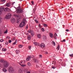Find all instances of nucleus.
Returning a JSON list of instances; mask_svg holds the SVG:
<instances>
[{
  "label": "nucleus",
  "mask_w": 73,
  "mask_h": 73,
  "mask_svg": "<svg viewBox=\"0 0 73 73\" xmlns=\"http://www.w3.org/2000/svg\"><path fill=\"white\" fill-rule=\"evenodd\" d=\"M35 22H36V23H38V21H37V20L35 19Z\"/></svg>",
  "instance_id": "4c0bfd02"
},
{
  "label": "nucleus",
  "mask_w": 73,
  "mask_h": 73,
  "mask_svg": "<svg viewBox=\"0 0 73 73\" xmlns=\"http://www.w3.org/2000/svg\"><path fill=\"white\" fill-rule=\"evenodd\" d=\"M3 39H1L0 40V42H3Z\"/></svg>",
  "instance_id": "58836bf2"
},
{
  "label": "nucleus",
  "mask_w": 73,
  "mask_h": 73,
  "mask_svg": "<svg viewBox=\"0 0 73 73\" xmlns=\"http://www.w3.org/2000/svg\"><path fill=\"white\" fill-rule=\"evenodd\" d=\"M66 32H69V30L68 29H66Z\"/></svg>",
  "instance_id": "09e8293b"
},
{
  "label": "nucleus",
  "mask_w": 73,
  "mask_h": 73,
  "mask_svg": "<svg viewBox=\"0 0 73 73\" xmlns=\"http://www.w3.org/2000/svg\"><path fill=\"white\" fill-rule=\"evenodd\" d=\"M1 13H2L0 11V15H1Z\"/></svg>",
  "instance_id": "13d9d810"
},
{
  "label": "nucleus",
  "mask_w": 73,
  "mask_h": 73,
  "mask_svg": "<svg viewBox=\"0 0 73 73\" xmlns=\"http://www.w3.org/2000/svg\"><path fill=\"white\" fill-rule=\"evenodd\" d=\"M11 15H12L11 14V13H8V14L6 16L5 18H6V19H10Z\"/></svg>",
  "instance_id": "39448f33"
},
{
  "label": "nucleus",
  "mask_w": 73,
  "mask_h": 73,
  "mask_svg": "<svg viewBox=\"0 0 73 73\" xmlns=\"http://www.w3.org/2000/svg\"><path fill=\"white\" fill-rule=\"evenodd\" d=\"M30 57H28L26 58L27 61H29L30 60Z\"/></svg>",
  "instance_id": "393cba45"
},
{
  "label": "nucleus",
  "mask_w": 73,
  "mask_h": 73,
  "mask_svg": "<svg viewBox=\"0 0 73 73\" xmlns=\"http://www.w3.org/2000/svg\"><path fill=\"white\" fill-rule=\"evenodd\" d=\"M18 46L19 48H22V47L23 46L22 45H19Z\"/></svg>",
  "instance_id": "c756f323"
},
{
  "label": "nucleus",
  "mask_w": 73,
  "mask_h": 73,
  "mask_svg": "<svg viewBox=\"0 0 73 73\" xmlns=\"http://www.w3.org/2000/svg\"><path fill=\"white\" fill-rule=\"evenodd\" d=\"M0 62L2 64V65L4 68H8L9 66V63L7 61L4 60L3 59H1L0 60Z\"/></svg>",
  "instance_id": "f257e3e1"
},
{
  "label": "nucleus",
  "mask_w": 73,
  "mask_h": 73,
  "mask_svg": "<svg viewBox=\"0 0 73 73\" xmlns=\"http://www.w3.org/2000/svg\"><path fill=\"white\" fill-rule=\"evenodd\" d=\"M56 49H58V50H59L60 49V45H58V47L56 48Z\"/></svg>",
  "instance_id": "c85d7f7f"
},
{
  "label": "nucleus",
  "mask_w": 73,
  "mask_h": 73,
  "mask_svg": "<svg viewBox=\"0 0 73 73\" xmlns=\"http://www.w3.org/2000/svg\"><path fill=\"white\" fill-rule=\"evenodd\" d=\"M17 19H22V17H17Z\"/></svg>",
  "instance_id": "7c9ffc66"
},
{
  "label": "nucleus",
  "mask_w": 73,
  "mask_h": 73,
  "mask_svg": "<svg viewBox=\"0 0 73 73\" xmlns=\"http://www.w3.org/2000/svg\"><path fill=\"white\" fill-rule=\"evenodd\" d=\"M59 61H62V60H59Z\"/></svg>",
  "instance_id": "bf43d9fd"
},
{
  "label": "nucleus",
  "mask_w": 73,
  "mask_h": 73,
  "mask_svg": "<svg viewBox=\"0 0 73 73\" xmlns=\"http://www.w3.org/2000/svg\"><path fill=\"white\" fill-rule=\"evenodd\" d=\"M2 50L3 51H6V49H5V48H3Z\"/></svg>",
  "instance_id": "f704fd0d"
},
{
  "label": "nucleus",
  "mask_w": 73,
  "mask_h": 73,
  "mask_svg": "<svg viewBox=\"0 0 73 73\" xmlns=\"http://www.w3.org/2000/svg\"><path fill=\"white\" fill-rule=\"evenodd\" d=\"M63 7H62V8H63Z\"/></svg>",
  "instance_id": "774afa93"
},
{
  "label": "nucleus",
  "mask_w": 73,
  "mask_h": 73,
  "mask_svg": "<svg viewBox=\"0 0 73 73\" xmlns=\"http://www.w3.org/2000/svg\"><path fill=\"white\" fill-rule=\"evenodd\" d=\"M16 52L17 54H18V53H20V51L19 50H16Z\"/></svg>",
  "instance_id": "b1692460"
},
{
  "label": "nucleus",
  "mask_w": 73,
  "mask_h": 73,
  "mask_svg": "<svg viewBox=\"0 0 73 73\" xmlns=\"http://www.w3.org/2000/svg\"><path fill=\"white\" fill-rule=\"evenodd\" d=\"M54 38H56H56L57 37V34H56V33H55L54 34Z\"/></svg>",
  "instance_id": "4be33fe9"
},
{
  "label": "nucleus",
  "mask_w": 73,
  "mask_h": 73,
  "mask_svg": "<svg viewBox=\"0 0 73 73\" xmlns=\"http://www.w3.org/2000/svg\"><path fill=\"white\" fill-rule=\"evenodd\" d=\"M14 4V3H12L13 5Z\"/></svg>",
  "instance_id": "680f3d73"
},
{
  "label": "nucleus",
  "mask_w": 73,
  "mask_h": 73,
  "mask_svg": "<svg viewBox=\"0 0 73 73\" xmlns=\"http://www.w3.org/2000/svg\"><path fill=\"white\" fill-rule=\"evenodd\" d=\"M31 36H28V40H31Z\"/></svg>",
  "instance_id": "412c9836"
},
{
  "label": "nucleus",
  "mask_w": 73,
  "mask_h": 73,
  "mask_svg": "<svg viewBox=\"0 0 73 73\" xmlns=\"http://www.w3.org/2000/svg\"><path fill=\"white\" fill-rule=\"evenodd\" d=\"M1 66H2L1 65V64H0V67H1Z\"/></svg>",
  "instance_id": "4d7b16f0"
},
{
  "label": "nucleus",
  "mask_w": 73,
  "mask_h": 73,
  "mask_svg": "<svg viewBox=\"0 0 73 73\" xmlns=\"http://www.w3.org/2000/svg\"><path fill=\"white\" fill-rule=\"evenodd\" d=\"M49 35L50 37H51V38H52V37H53V34H52V33H50Z\"/></svg>",
  "instance_id": "6ab92c4d"
},
{
  "label": "nucleus",
  "mask_w": 73,
  "mask_h": 73,
  "mask_svg": "<svg viewBox=\"0 0 73 73\" xmlns=\"http://www.w3.org/2000/svg\"><path fill=\"white\" fill-rule=\"evenodd\" d=\"M52 69H55V68H56V67L54 66H52Z\"/></svg>",
  "instance_id": "e433bc0d"
},
{
  "label": "nucleus",
  "mask_w": 73,
  "mask_h": 73,
  "mask_svg": "<svg viewBox=\"0 0 73 73\" xmlns=\"http://www.w3.org/2000/svg\"><path fill=\"white\" fill-rule=\"evenodd\" d=\"M31 36H33L34 35V33H33V30H31Z\"/></svg>",
  "instance_id": "dca6fc26"
},
{
  "label": "nucleus",
  "mask_w": 73,
  "mask_h": 73,
  "mask_svg": "<svg viewBox=\"0 0 73 73\" xmlns=\"http://www.w3.org/2000/svg\"><path fill=\"white\" fill-rule=\"evenodd\" d=\"M27 72V70H24V72H25H25Z\"/></svg>",
  "instance_id": "3c124183"
},
{
  "label": "nucleus",
  "mask_w": 73,
  "mask_h": 73,
  "mask_svg": "<svg viewBox=\"0 0 73 73\" xmlns=\"http://www.w3.org/2000/svg\"><path fill=\"white\" fill-rule=\"evenodd\" d=\"M45 54H48V52L46 51L45 52Z\"/></svg>",
  "instance_id": "603ef678"
},
{
  "label": "nucleus",
  "mask_w": 73,
  "mask_h": 73,
  "mask_svg": "<svg viewBox=\"0 0 73 73\" xmlns=\"http://www.w3.org/2000/svg\"><path fill=\"white\" fill-rule=\"evenodd\" d=\"M33 61H35V63H36V64H37V63H38V62H39L38 60L37 59L35 58H34L33 59Z\"/></svg>",
  "instance_id": "6e6552de"
},
{
  "label": "nucleus",
  "mask_w": 73,
  "mask_h": 73,
  "mask_svg": "<svg viewBox=\"0 0 73 73\" xmlns=\"http://www.w3.org/2000/svg\"><path fill=\"white\" fill-rule=\"evenodd\" d=\"M23 12V9H21L20 8V7H18L17 8V13H22Z\"/></svg>",
  "instance_id": "7ed1b4c3"
},
{
  "label": "nucleus",
  "mask_w": 73,
  "mask_h": 73,
  "mask_svg": "<svg viewBox=\"0 0 73 73\" xmlns=\"http://www.w3.org/2000/svg\"><path fill=\"white\" fill-rule=\"evenodd\" d=\"M8 69L9 70V72L11 73H13V72H14V69L12 67H9L8 68Z\"/></svg>",
  "instance_id": "20e7f679"
},
{
  "label": "nucleus",
  "mask_w": 73,
  "mask_h": 73,
  "mask_svg": "<svg viewBox=\"0 0 73 73\" xmlns=\"http://www.w3.org/2000/svg\"><path fill=\"white\" fill-rule=\"evenodd\" d=\"M6 1V0H1V1L2 2V3H5Z\"/></svg>",
  "instance_id": "cd10ccee"
},
{
  "label": "nucleus",
  "mask_w": 73,
  "mask_h": 73,
  "mask_svg": "<svg viewBox=\"0 0 73 73\" xmlns=\"http://www.w3.org/2000/svg\"><path fill=\"white\" fill-rule=\"evenodd\" d=\"M28 26L27 25L26 27V30L28 29Z\"/></svg>",
  "instance_id": "2f4dec72"
},
{
  "label": "nucleus",
  "mask_w": 73,
  "mask_h": 73,
  "mask_svg": "<svg viewBox=\"0 0 73 73\" xmlns=\"http://www.w3.org/2000/svg\"><path fill=\"white\" fill-rule=\"evenodd\" d=\"M62 42H65L66 40L65 39H64L62 41Z\"/></svg>",
  "instance_id": "de8ad7c7"
},
{
  "label": "nucleus",
  "mask_w": 73,
  "mask_h": 73,
  "mask_svg": "<svg viewBox=\"0 0 73 73\" xmlns=\"http://www.w3.org/2000/svg\"><path fill=\"white\" fill-rule=\"evenodd\" d=\"M17 41V40H16V42Z\"/></svg>",
  "instance_id": "69168bd1"
},
{
  "label": "nucleus",
  "mask_w": 73,
  "mask_h": 73,
  "mask_svg": "<svg viewBox=\"0 0 73 73\" xmlns=\"http://www.w3.org/2000/svg\"><path fill=\"white\" fill-rule=\"evenodd\" d=\"M12 42V41L11 40H9V43H11Z\"/></svg>",
  "instance_id": "a18cd8bd"
},
{
  "label": "nucleus",
  "mask_w": 73,
  "mask_h": 73,
  "mask_svg": "<svg viewBox=\"0 0 73 73\" xmlns=\"http://www.w3.org/2000/svg\"><path fill=\"white\" fill-rule=\"evenodd\" d=\"M28 32H29V33H31V30H29L28 31Z\"/></svg>",
  "instance_id": "ea45409f"
},
{
  "label": "nucleus",
  "mask_w": 73,
  "mask_h": 73,
  "mask_svg": "<svg viewBox=\"0 0 73 73\" xmlns=\"http://www.w3.org/2000/svg\"><path fill=\"white\" fill-rule=\"evenodd\" d=\"M34 44L35 45H36V46H39L40 45V44L38 42H35Z\"/></svg>",
  "instance_id": "9b49d317"
},
{
  "label": "nucleus",
  "mask_w": 73,
  "mask_h": 73,
  "mask_svg": "<svg viewBox=\"0 0 73 73\" xmlns=\"http://www.w3.org/2000/svg\"><path fill=\"white\" fill-rule=\"evenodd\" d=\"M28 48L29 49H31V46H29L28 47Z\"/></svg>",
  "instance_id": "79ce46f5"
},
{
  "label": "nucleus",
  "mask_w": 73,
  "mask_h": 73,
  "mask_svg": "<svg viewBox=\"0 0 73 73\" xmlns=\"http://www.w3.org/2000/svg\"><path fill=\"white\" fill-rule=\"evenodd\" d=\"M69 56L70 57H73V54H70Z\"/></svg>",
  "instance_id": "473e14b6"
},
{
  "label": "nucleus",
  "mask_w": 73,
  "mask_h": 73,
  "mask_svg": "<svg viewBox=\"0 0 73 73\" xmlns=\"http://www.w3.org/2000/svg\"><path fill=\"white\" fill-rule=\"evenodd\" d=\"M5 44H6V45H7V44H8V42L7 41L6 42Z\"/></svg>",
  "instance_id": "a19ab883"
},
{
  "label": "nucleus",
  "mask_w": 73,
  "mask_h": 73,
  "mask_svg": "<svg viewBox=\"0 0 73 73\" xmlns=\"http://www.w3.org/2000/svg\"><path fill=\"white\" fill-rule=\"evenodd\" d=\"M10 2H9V3H7L6 4V6H7L8 7H9V6H10Z\"/></svg>",
  "instance_id": "a211bd4d"
},
{
  "label": "nucleus",
  "mask_w": 73,
  "mask_h": 73,
  "mask_svg": "<svg viewBox=\"0 0 73 73\" xmlns=\"http://www.w3.org/2000/svg\"><path fill=\"white\" fill-rule=\"evenodd\" d=\"M33 12L34 13H35V12H36V11H35V9H33Z\"/></svg>",
  "instance_id": "c9c22d12"
},
{
  "label": "nucleus",
  "mask_w": 73,
  "mask_h": 73,
  "mask_svg": "<svg viewBox=\"0 0 73 73\" xmlns=\"http://www.w3.org/2000/svg\"><path fill=\"white\" fill-rule=\"evenodd\" d=\"M52 64H54V63H52Z\"/></svg>",
  "instance_id": "338daca9"
},
{
  "label": "nucleus",
  "mask_w": 73,
  "mask_h": 73,
  "mask_svg": "<svg viewBox=\"0 0 73 73\" xmlns=\"http://www.w3.org/2000/svg\"><path fill=\"white\" fill-rule=\"evenodd\" d=\"M0 11L1 12L5 11V9L3 7H0Z\"/></svg>",
  "instance_id": "423d86ee"
},
{
  "label": "nucleus",
  "mask_w": 73,
  "mask_h": 73,
  "mask_svg": "<svg viewBox=\"0 0 73 73\" xmlns=\"http://www.w3.org/2000/svg\"><path fill=\"white\" fill-rule=\"evenodd\" d=\"M43 19H45V18H43Z\"/></svg>",
  "instance_id": "e2e57ef3"
},
{
  "label": "nucleus",
  "mask_w": 73,
  "mask_h": 73,
  "mask_svg": "<svg viewBox=\"0 0 73 73\" xmlns=\"http://www.w3.org/2000/svg\"><path fill=\"white\" fill-rule=\"evenodd\" d=\"M40 58H41L42 57V55H39Z\"/></svg>",
  "instance_id": "49530a36"
},
{
  "label": "nucleus",
  "mask_w": 73,
  "mask_h": 73,
  "mask_svg": "<svg viewBox=\"0 0 73 73\" xmlns=\"http://www.w3.org/2000/svg\"><path fill=\"white\" fill-rule=\"evenodd\" d=\"M7 33V31H6L4 32V33Z\"/></svg>",
  "instance_id": "864d4df0"
},
{
  "label": "nucleus",
  "mask_w": 73,
  "mask_h": 73,
  "mask_svg": "<svg viewBox=\"0 0 73 73\" xmlns=\"http://www.w3.org/2000/svg\"><path fill=\"white\" fill-rule=\"evenodd\" d=\"M42 32H44V31H45V30H44V28H42Z\"/></svg>",
  "instance_id": "72a5a7b5"
},
{
  "label": "nucleus",
  "mask_w": 73,
  "mask_h": 73,
  "mask_svg": "<svg viewBox=\"0 0 73 73\" xmlns=\"http://www.w3.org/2000/svg\"><path fill=\"white\" fill-rule=\"evenodd\" d=\"M18 73H23V71L21 70V69H19L18 70Z\"/></svg>",
  "instance_id": "5701e85b"
},
{
  "label": "nucleus",
  "mask_w": 73,
  "mask_h": 73,
  "mask_svg": "<svg viewBox=\"0 0 73 73\" xmlns=\"http://www.w3.org/2000/svg\"><path fill=\"white\" fill-rule=\"evenodd\" d=\"M11 22L12 23H15L16 22V19L14 18H12L11 19Z\"/></svg>",
  "instance_id": "0eeeda50"
},
{
  "label": "nucleus",
  "mask_w": 73,
  "mask_h": 73,
  "mask_svg": "<svg viewBox=\"0 0 73 73\" xmlns=\"http://www.w3.org/2000/svg\"><path fill=\"white\" fill-rule=\"evenodd\" d=\"M3 71L4 72H6L7 71V70L5 68H4L3 69Z\"/></svg>",
  "instance_id": "f3484780"
},
{
  "label": "nucleus",
  "mask_w": 73,
  "mask_h": 73,
  "mask_svg": "<svg viewBox=\"0 0 73 73\" xmlns=\"http://www.w3.org/2000/svg\"><path fill=\"white\" fill-rule=\"evenodd\" d=\"M39 28H41V25H40V24L39 25Z\"/></svg>",
  "instance_id": "8fccbe9b"
},
{
  "label": "nucleus",
  "mask_w": 73,
  "mask_h": 73,
  "mask_svg": "<svg viewBox=\"0 0 73 73\" xmlns=\"http://www.w3.org/2000/svg\"><path fill=\"white\" fill-rule=\"evenodd\" d=\"M52 44L54 45V46H55L56 45V44L55 43V42H54L52 41Z\"/></svg>",
  "instance_id": "aec40b11"
},
{
  "label": "nucleus",
  "mask_w": 73,
  "mask_h": 73,
  "mask_svg": "<svg viewBox=\"0 0 73 73\" xmlns=\"http://www.w3.org/2000/svg\"><path fill=\"white\" fill-rule=\"evenodd\" d=\"M3 20L2 18H0V21H2Z\"/></svg>",
  "instance_id": "37998d69"
},
{
  "label": "nucleus",
  "mask_w": 73,
  "mask_h": 73,
  "mask_svg": "<svg viewBox=\"0 0 73 73\" xmlns=\"http://www.w3.org/2000/svg\"><path fill=\"white\" fill-rule=\"evenodd\" d=\"M27 65H28V66H31V63L30 62H28L27 63Z\"/></svg>",
  "instance_id": "a878e982"
},
{
  "label": "nucleus",
  "mask_w": 73,
  "mask_h": 73,
  "mask_svg": "<svg viewBox=\"0 0 73 73\" xmlns=\"http://www.w3.org/2000/svg\"><path fill=\"white\" fill-rule=\"evenodd\" d=\"M16 42H14L13 43V44H16Z\"/></svg>",
  "instance_id": "6e6d98bb"
},
{
  "label": "nucleus",
  "mask_w": 73,
  "mask_h": 73,
  "mask_svg": "<svg viewBox=\"0 0 73 73\" xmlns=\"http://www.w3.org/2000/svg\"><path fill=\"white\" fill-rule=\"evenodd\" d=\"M16 22L17 23L19 24V23H20V20L19 19H17V21H16Z\"/></svg>",
  "instance_id": "2eb2a0df"
},
{
  "label": "nucleus",
  "mask_w": 73,
  "mask_h": 73,
  "mask_svg": "<svg viewBox=\"0 0 73 73\" xmlns=\"http://www.w3.org/2000/svg\"><path fill=\"white\" fill-rule=\"evenodd\" d=\"M53 62H54V64H55V62H54V61H53Z\"/></svg>",
  "instance_id": "052dcab7"
},
{
  "label": "nucleus",
  "mask_w": 73,
  "mask_h": 73,
  "mask_svg": "<svg viewBox=\"0 0 73 73\" xmlns=\"http://www.w3.org/2000/svg\"><path fill=\"white\" fill-rule=\"evenodd\" d=\"M40 47H41L42 48H44V47H45V44H44L41 43L40 44Z\"/></svg>",
  "instance_id": "f8f14e48"
},
{
  "label": "nucleus",
  "mask_w": 73,
  "mask_h": 73,
  "mask_svg": "<svg viewBox=\"0 0 73 73\" xmlns=\"http://www.w3.org/2000/svg\"><path fill=\"white\" fill-rule=\"evenodd\" d=\"M26 22H27V21H26V19H24L23 20V21L21 22L20 24V28H23V27H24L25 24Z\"/></svg>",
  "instance_id": "f03ea898"
},
{
  "label": "nucleus",
  "mask_w": 73,
  "mask_h": 73,
  "mask_svg": "<svg viewBox=\"0 0 73 73\" xmlns=\"http://www.w3.org/2000/svg\"><path fill=\"white\" fill-rule=\"evenodd\" d=\"M43 26L44 27H48V25L46 24H44Z\"/></svg>",
  "instance_id": "bb28decb"
},
{
  "label": "nucleus",
  "mask_w": 73,
  "mask_h": 73,
  "mask_svg": "<svg viewBox=\"0 0 73 73\" xmlns=\"http://www.w3.org/2000/svg\"><path fill=\"white\" fill-rule=\"evenodd\" d=\"M37 37L39 38H41V35L40 34H38L37 35Z\"/></svg>",
  "instance_id": "4468645a"
},
{
  "label": "nucleus",
  "mask_w": 73,
  "mask_h": 73,
  "mask_svg": "<svg viewBox=\"0 0 73 73\" xmlns=\"http://www.w3.org/2000/svg\"><path fill=\"white\" fill-rule=\"evenodd\" d=\"M31 3L32 4V5H33V4L34 3V2L33 1H31Z\"/></svg>",
  "instance_id": "c03bdc74"
},
{
  "label": "nucleus",
  "mask_w": 73,
  "mask_h": 73,
  "mask_svg": "<svg viewBox=\"0 0 73 73\" xmlns=\"http://www.w3.org/2000/svg\"><path fill=\"white\" fill-rule=\"evenodd\" d=\"M71 67H73V66H71Z\"/></svg>",
  "instance_id": "0e129e2a"
},
{
  "label": "nucleus",
  "mask_w": 73,
  "mask_h": 73,
  "mask_svg": "<svg viewBox=\"0 0 73 73\" xmlns=\"http://www.w3.org/2000/svg\"><path fill=\"white\" fill-rule=\"evenodd\" d=\"M1 48H2V46H1V45H0V49H1Z\"/></svg>",
  "instance_id": "5fc2aeb1"
},
{
  "label": "nucleus",
  "mask_w": 73,
  "mask_h": 73,
  "mask_svg": "<svg viewBox=\"0 0 73 73\" xmlns=\"http://www.w3.org/2000/svg\"><path fill=\"white\" fill-rule=\"evenodd\" d=\"M20 63H21V64H22L23 62L22 61L20 62V63H19V64H20L21 65V66H22V67H25V66H26V65H24V64L21 65V64Z\"/></svg>",
  "instance_id": "9d476101"
},
{
  "label": "nucleus",
  "mask_w": 73,
  "mask_h": 73,
  "mask_svg": "<svg viewBox=\"0 0 73 73\" xmlns=\"http://www.w3.org/2000/svg\"><path fill=\"white\" fill-rule=\"evenodd\" d=\"M5 12H9L11 11V10L9 8L6 7L5 8Z\"/></svg>",
  "instance_id": "1a4fd4ad"
},
{
  "label": "nucleus",
  "mask_w": 73,
  "mask_h": 73,
  "mask_svg": "<svg viewBox=\"0 0 73 73\" xmlns=\"http://www.w3.org/2000/svg\"><path fill=\"white\" fill-rule=\"evenodd\" d=\"M43 40L44 41H45V40H46V36L44 35L43 36Z\"/></svg>",
  "instance_id": "ddd939ff"
}]
</instances>
